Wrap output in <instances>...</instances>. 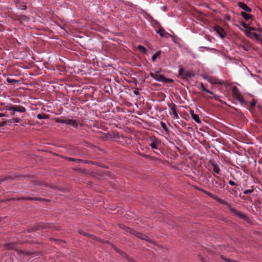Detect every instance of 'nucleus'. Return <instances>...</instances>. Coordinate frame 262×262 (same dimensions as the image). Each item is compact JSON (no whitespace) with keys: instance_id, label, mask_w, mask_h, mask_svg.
Instances as JSON below:
<instances>
[{"instance_id":"f257e3e1","label":"nucleus","mask_w":262,"mask_h":262,"mask_svg":"<svg viewBox=\"0 0 262 262\" xmlns=\"http://www.w3.org/2000/svg\"><path fill=\"white\" fill-rule=\"evenodd\" d=\"M149 75L158 81L163 82L166 80V78L163 75L160 74L159 71H156L155 73L151 72Z\"/></svg>"},{"instance_id":"f03ea898","label":"nucleus","mask_w":262,"mask_h":262,"mask_svg":"<svg viewBox=\"0 0 262 262\" xmlns=\"http://www.w3.org/2000/svg\"><path fill=\"white\" fill-rule=\"evenodd\" d=\"M233 94L234 97L241 103H243L244 101L243 97L241 94L236 87H234L233 89Z\"/></svg>"},{"instance_id":"7ed1b4c3","label":"nucleus","mask_w":262,"mask_h":262,"mask_svg":"<svg viewBox=\"0 0 262 262\" xmlns=\"http://www.w3.org/2000/svg\"><path fill=\"white\" fill-rule=\"evenodd\" d=\"M214 30L222 38H224L226 36V33L225 30L218 25H215L213 28Z\"/></svg>"},{"instance_id":"20e7f679","label":"nucleus","mask_w":262,"mask_h":262,"mask_svg":"<svg viewBox=\"0 0 262 262\" xmlns=\"http://www.w3.org/2000/svg\"><path fill=\"white\" fill-rule=\"evenodd\" d=\"M80 122L79 120L71 119H67V124L74 127V128H77L78 127V125L79 124Z\"/></svg>"},{"instance_id":"39448f33","label":"nucleus","mask_w":262,"mask_h":262,"mask_svg":"<svg viewBox=\"0 0 262 262\" xmlns=\"http://www.w3.org/2000/svg\"><path fill=\"white\" fill-rule=\"evenodd\" d=\"M133 234H135L136 236H137L138 238H141L143 240H145L146 241L150 242V239L148 238V236L146 235L143 234L141 233H139L138 232H136L135 231H133Z\"/></svg>"},{"instance_id":"423d86ee","label":"nucleus","mask_w":262,"mask_h":262,"mask_svg":"<svg viewBox=\"0 0 262 262\" xmlns=\"http://www.w3.org/2000/svg\"><path fill=\"white\" fill-rule=\"evenodd\" d=\"M230 210L234 213V215L239 217L241 219H245L246 215L242 212L237 210L236 209L230 207Z\"/></svg>"},{"instance_id":"0eeeda50","label":"nucleus","mask_w":262,"mask_h":262,"mask_svg":"<svg viewBox=\"0 0 262 262\" xmlns=\"http://www.w3.org/2000/svg\"><path fill=\"white\" fill-rule=\"evenodd\" d=\"M230 210L234 213V215L239 217L241 219H245L246 215L242 212L237 210L236 209L230 207Z\"/></svg>"},{"instance_id":"6e6552de","label":"nucleus","mask_w":262,"mask_h":262,"mask_svg":"<svg viewBox=\"0 0 262 262\" xmlns=\"http://www.w3.org/2000/svg\"><path fill=\"white\" fill-rule=\"evenodd\" d=\"M238 6L241 9L245 10V11H247V12H251V8H249L247 5H246L245 4H244L243 3H242V2L238 3Z\"/></svg>"},{"instance_id":"1a4fd4ad","label":"nucleus","mask_w":262,"mask_h":262,"mask_svg":"<svg viewBox=\"0 0 262 262\" xmlns=\"http://www.w3.org/2000/svg\"><path fill=\"white\" fill-rule=\"evenodd\" d=\"M14 109L15 112H18L20 113H24L26 112V110L25 107L20 105H14Z\"/></svg>"},{"instance_id":"9d476101","label":"nucleus","mask_w":262,"mask_h":262,"mask_svg":"<svg viewBox=\"0 0 262 262\" xmlns=\"http://www.w3.org/2000/svg\"><path fill=\"white\" fill-rule=\"evenodd\" d=\"M78 233L81 235H83L84 236H88V237H90V238H93V239H97V237H95V236L93 235H91V234H90L89 233H87L86 232H85L84 231L81 230H79L78 231Z\"/></svg>"},{"instance_id":"9b49d317","label":"nucleus","mask_w":262,"mask_h":262,"mask_svg":"<svg viewBox=\"0 0 262 262\" xmlns=\"http://www.w3.org/2000/svg\"><path fill=\"white\" fill-rule=\"evenodd\" d=\"M194 76V73L191 71H186L184 72V78H186L188 77H192Z\"/></svg>"},{"instance_id":"f8f14e48","label":"nucleus","mask_w":262,"mask_h":262,"mask_svg":"<svg viewBox=\"0 0 262 262\" xmlns=\"http://www.w3.org/2000/svg\"><path fill=\"white\" fill-rule=\"evenodd\" d=\"M212 166L213 167V171L217 174H221V169L219 166L214 163L212 164Z\"/></svg>"},{"instance_id":"ddd939ff","label":"nucleus","mask_w":262,"mask_h":262,"mask_svg":"<svg viewBox=\"0 0 262 262\" xmlns=\"http://www.w3.org/2000/svg\"><path fill=\"white\" fill-rule=\"evenodd\" d=\"M56 122L67 124V119L63 117H58L55 118Z\"/></svg>"},{"instance_id":"4468645a","label":"nucleus","mask_w":262,"mask_h":262,"mask_svg":"<svg viewBox=\"0 0 262 262\" xmlns=\"http://www.w3.org/2000/svg\"><path fill=\"white\" fill-rule=\"evenodd\" d=\"M168 106L169 108L172 111L173 114L177 112L176 110V105L174 103L171 102V103L168 104Z\"/></svg>"},{"instance_id":"2eb2a0df","label":"nucleus","mask_w":262,"mask_h":262,"mask_svg":"<svg viewBox=\"0 0 262 262\" xmlns=\"http://www.w3.org/2000/svg\"><path fill=\"white\" fill-rule=\"evenodd\" d=\"M213 199H215L220 203H221L222 204L226 205L228 207H229V208L230 207L229 204L226 201H224L223 200L216 198V197H214Z\"/></svg>"},{"instance_id":"dca6fc26","label":"nucleus","mask_w":262,"mask_h":262,"mask_svg":"<svg viewBox=\"0 0 262 262\" xmlns=\"http://www.w3.org/2000/svg\"><path fill=\"white\" fill-rule=\"evenodd\" d=\"M241 15L243 16V17L246 20H248L249 19H250L252 17L251 15L247 14L245 12H244V11L241 12Z\"/></svg>"},{"instance_id":"f3484780","label":"nucleus","mask_w":262,"mask_h":262,"mask_svg":"<svg viewBox=\"0 0 262 262\" xmlns=\"http://www.w3.org/2000/svg\"><path fill=\"white\" fill-rule=\"evenodd\" d=\"M36 117L39 119H47L49 118V116L45 114H39Z\"/></svg>"},{"instance_id":"a211bd4d","label":"nucleus","mask_w":262,"mask_h":262,"mask_svg":"<svg viewBox=\"0 0 262 262\" xmlns=\"http://www.w3.org/2000/svg\"><path fill=\"white\" fill-rule=\"evenodd\" d=\"M161 53V52L160 51H159L152 55L151 59L154 62L156 61L157 58L160 56Z\"/></svg>"},{"instance_id":"6ab92c4d","label":"nucleus","mask_w":262,"mask_h":262,"mask_svg":"<svg viewBox=\"0 0 262 262\" xmlns=\"http://www.w3.org/2000/svg\"><path fill=\"white\" fill-rule=\"evenodd\" d=\"M201 89H202V91H204V92H205L206 93H209V94H210L211 95H213V93L211 91H209L208 89H206L204 87V84L202 83H201Z\"/></svg>"},{"instance_id":"aec40b11","label":"nucleus","mask_w":262,"mask_h":262,"mask_svg":"<svg viewBox=\"0 0 262 262\" xmlns=\"http://www.w3.org/2000/svg\"><path fill=\"white\" fill-rule=\"evenodd\" d=\"M67 159L68 161H74V162H75L77 163H80V162H82L83 161L82 160H81V159L72 158H67Z\"/></svg>"},{"instance_id":"412c9836","label":"nucleus","mask_w":262,"mask_h":262,"mask_svg":"<svg viewBox=\"0 0 262 262\" xmlns=\"http://www.w3.org/2000/svg\"><path fill=\"white\" fill-rule=\"evenodd\" d=\"M191 118L198 123H201V120L199 118V117L198 115L195 114Z\"/></svg>"},{"instance_id":"4be33fe9","label":"nucleus","mask_w":262,"mask_h":262,"mask_svg":"<svg viewBox=\"0 0 262 262\" xmlns=\"http://www.w3.org/2000/svg\"><path fill=\"white\" fill-rule=\"evenodd\" d=\"M137 48L139 50H140L143 53H146V49L144 47L141 46V45H139Z\"/></svg>"},{"instance_id":"5701e85b","label":"nucleus","mask_w":262,"mask_h":262,"mask_svg":"<svg viewBox=\"0 0 262 262\" xmlns=\"http://www.w3.org/2000/svg\"><path fill=\"white\" fill-rule=\"evenodd\" d=\"M8 110L10 111L11 115H15V111L14 109V106H11L9 107L8 108Z\"/></svg>"},{"instance_id":"b1692460","label":"nucleus","mask_w":262,"mask_h":262,"mask_svg":"<svg viewBox=\"0 0 262 262\" xmlns=\"http://www.w3.org/2000/svg\"><path fill=\"white\" fill-rule=\"evenodd\" d=\"M184 69L181 68H180L179 70V75L180 76H181L182 77V78H184Z\"/></svg>"},{"instance_id":"393cba45","label":"nucleus","mask_w":262,"mask_h":262,"mask_svg":"<svg viewBox=\"0 0 262 262\" xmlns=\"http://www.w3.org/2000/svg\"><path fill=\"white\" fill-rule=\"evenodd\" d=\"M149 145L151 146V147L153 149H158V147L157 146L156 143L155 142H151Z\"/></svg>"},{"instance_id":"a878e982","label":"nucleus","mask_w":262,"mask_h":262,"mask_svg":"<svg viewBox=\"0 0 262 262\" xmlns=\"http://www.w3.org/2000/svg\"><path fill=\"white\" fill-rule=\"evenodd\" d=\"M7 81L9 83L12 84V83H13L14 82H16V81H17V80H15V79H13L7 78Z\"/></svg>"},{"instance_id":"bb28decb","label":"nucleus","mask_w":262,"mask_h":262,"mask_svg":"<svg viewBox=\"0 0 262 262\" xmlns=\"http://www.w3.org/2000/svg\"><path fill=\"white\" fill-rule=\"evenodd\" d=\"M161 125L164 130H167V127L165 123H164L163 122H161Z\"/></svg>"},{"instance_id":"cd10ccee","label":"nucleus","mask_w":262,"mask_h":262,"mask_svg":"<svg viewBox=\"0 0 262 262\" xmlns=\"http://www.w3.org/2000/svg\"><path fill=\"white\" fill-rule=\"evenodd\" d=\"M12 122L13 123H18L19 122V119L17 118H14L12 119L11 120Z\"/></svg>"},{"instance_id":"c85d7f7f","label":"nucleus","mask_w":262,"mask_h":262,"mask_svg":"<svg viewBox=\"0 0 262 262\" xmlns=\"http://www.w3.org/2000/svg\"><path fill=\"white\" fill-rule=\"evenodd\" d=\"M245 33L246 34V35L247 36H249L250 34L251 33V31L249 30V29H247L245 31Z\"/></svg>"},{"instance_id":"c756f323","label":"nucleus","mask_w":262,"mask_h":262,"mask_svg":"<svg viewBox=\"0 0 262 262\" xmlns=\"http://www.w3.org/2000/svg\"><path fill=\"white\" fill-rule=\"evenodd\" d=\"M242 26H243L244 28H246V29H248L249 27V25H248V24H246V23H243V24H242Z\"/></svg>"},{"instance_id":"7c9ffc66","label":"nucleus","mask_w":262,"mask_h":262,"mask_svg":"<svg viewBox=\"0 0 262 262\" xmlns=\"http://www.w3.org/2000/svg\"><path fill=\"white\" fill-rule=\"evenodd\" d=\"M256 104V101L254 100H253L252 101L250 102V105L251 106H254Z\"/></svg>"},{"instance_id":"2f4dec72","label":"nucleus","mask_w":262,"mask_h":262,"mask_svg":"<svg viewBox=\"0 0 262 262\" xmlns=\"http://www.w3.org/2000/svg\"><path fill=\"white\" fill-rule=\"evenodd\" d=\"M173 115H174V118L177 119L179 118V116L178 115L177 112H175V113H173Z\"/></svg>"},{"instance_id":"473e14b6","label":"nucleus","mask_w":262,"mask_h":262,"mask_svg":"<svg viewBox=\"0 0 262 262\" xmlns=\"http://www.w3.org/2000/svg\"><path fill=\"white\" fill-rule=\"evenodd\" d=\"M189 114L191 115V117H192L193 115H194L195 114H194V111L192 110H190L189 111Z\"/></svg>"},{"instance_id":"72a5a7b5","label":"nucleus","mask_w":262,"mask_h":262,"mask_svg":"<svg viewBox=\"0 0 262 262\" xmlns=\"http://www.w3.org/2000/svg\"><path fill=\"white\" fill-rule=\"evenodd\" d=\"M173 80L171 79H169V78H166V80H164L163 82H172Z\"/></svg>"},{"instance_id":"f704fd0d","label":"nucleus","mask_w":262,"mask_h":262,"mask_svg":"<svg viewBox=\"0 0 262 262\" xmlns=\"http://www.w3.org/2000/svg\"><path fill=\"white\" fill-rule=\"evenodd\" d=\"M228 183L230 185H231V186H235V183L233 181H232L231 180L229 181Z\"/></svg>"},{"instance_id":"c9c22d12","label":"nucleus","mask_w":262,"mask_h":262,"mask_svg":"<svg viewBox=\"0 0 262 262\" xmlns=\"http://www.w3.org/2000/svg\"><path fill=\"white\" fill-rule=\"evenodd\" d=\"M205 192L209 196L212 197V198H214L215 197L212 193H211L210 192H207V191H205Z\"/></svg>"},{"instance_id":"e433bc0d","label":"nucleus","mask_w":262,"mask_h":262,"mask_svg":"<svg viewBox=\"0 0 262 262\" xmlns=\"http://www.w3.org/2000/svg\"><path fill=\"white\" fill-rule=\"evenodd\" d=\"M214 96V99L216 101H218L219 100V96H217V95H214V94L212 95Z\"/></svg>"},{"instance_id":"4c0bfd02","label":"nucleus","mask_w":262,"mask_h":262,"mask_svg":"<svg viewBox=\"0 0 262 262\" xmlns=\"http://www.w3.org/2000/svg\"><path fill=\"white\" fill-rule=\"evenodd\" d=\"M222 258L223 259H224L225 260L228 261V262H230V260H231V259L225 258L223 256H222Z\"/></svg>"},{"instance_id":"58836bf2","label":"nucleus","mask_w":262,"mask_h":262,"mask_svg":"<svg viewBox=\"0 0 262 262\" xmlns=\"http://www.w3.org/2000/svg\"><path fill=\"white\" fill-rule=\"evenodd\" d=\"M248 29L250 31H254L255 30V29L254 27H249Z\"/></svg>"},{"instance_id":"ea45409f","label":"nucleus","mask_w":262,"mask_h":262,"mask_svg":"<svg viewBox=\"0 0 262 262\" xmlns=\"http://www.w3.org/2000/svg\"><path fill=\"white\" fill-rule=\"evenodd\" d=\"M134 94L136 95H138L139 94V93L137 91H134Z\"/></svg>"},{"instance_id":"a19ab883","label":"nucleus","mask_w":262,"mask_h":262,"mask_svg":"<svg viewBox=\"0 0 262 262\" xmlns=\"http://www.w3.org/2000/svg\"><path fill=\"white\" fill-rule=\"evenodd\" d=\"M253 34L255 37H257L258 36V34L256 33H253Z\"/></svg>"},{"instance_id":"79ce46f5","label":"nucleus","mask_w":262,"mask_h":262,"mask_svg":"<svg viewBox=\"0 0 262 262\" xmlns=\"http://www.w3.org/2000/svg\"><path fill=\"white\" fill-rule=\"evenodd\" d=\"M251 192V191H250V190H246V191H245V194H247V193H249V192Z\"/></svg>"},{"instance_id":"37998d69","label":"nucleus","mask_w":262,"mask_h":262,"mask_svg":"<svg viewBox=\"0 0 262 262\" xmlns=\"http://www.w3.org/2000/svg\"><path fill=\"white\" fill-rule=\"evenodd\" d=\"M163 11H165L166 10V7L165 6H163Z\"/></svg>"},{"instance_id":"c03bdc74","label":"nucleus","mask_w":262,"mask_h":262,"mask_svg":"<svg viewBox=\"0 0 262 262\" xmlns=\"http://www.w3.org/2000/svg\"><path fill=\"white\" fill-rule=\"evenodd\" d=\"M4 116H5L4 114H3V113H0V118L4 117Z\"/></svg>"},{"instance_id":"a18cd8bd","label":"nucleus","mask_w":262,"mask_h":262,"mask_svg":"<svg viewBox=\"0 0 262 262\" xmlns=\"http://www.w3.org/2000/svg\"><path fill=\"white\" fill-rule=\"evenodd\" d=\"M249 73H250V75H251L252 77H254V76H255V75H253V74L251 72H249Z\"/></svg>"},{"instance_id":"49530a36","label":"nucleus","mask_w":262,"mask_h":262,"mask_svg":"<svg viewBox=\"0 0 262 262\" xmlns=\"http://www.w3.org/2000/svg\"><path fill=\"white\" fill-rule=\"evenodd\" d=\"M227 19H230V16H227L226 18Z\"/></svg>"},{"instance_id":"de8ad7c7","label":"nucleus","mask_w":262,"mask_h":262,"mask_svg":"<svg viewBox=\"0 0 262 262\" xmlns=\"http://www.w3.org/2000/svg\"><path fill=\"white\" fill-rule=\"evenodd\" d=\"M158 33H160V35L161 36H163V35L161 33V32H158Z\"/></svg>"},{"instance_id":"09e8293b","label":"nucleus","mask_w":262,"mask_h":262,"mask_svg":"<svg viewBox=\"0 0 262 262\" xmlns=\"http://www.w3.org/2000/svg\"><path fill=\"white\" fill-rule=\"evenodd\" d=\"M129 230H130L132 232L131 233L132 234L133 230H131L130 229H129Z\"/></svg>"},{"instance_id":"8fccbe9b","label":"nucleus","mask_w":262,"mask_h":262,"mask_svg":"<svg viewBox=\"0 0 262 262\" xmlns=\"http://www.w3.org/2000/svg\"><path fill=\"white\" fill-rule=\"evenodd\" d=\"M26 199V200H27V199H30V200H31V198H26V199Z\"/></svg>"},{"instance_id":"3c124183","label":"nucleus","mask_w":262,"mask_h":262,"mask_svg":"<svg viewBox=\"0 0 262 262\" xmlns=\"http://www.w3.org/2000/svg\"><path fill=\"white\" fill-rule=\"evenodd\" d=\"M155 153L157 154H158L159 153L156 152V151H155Z\"/></svg>"}]
</instances>
